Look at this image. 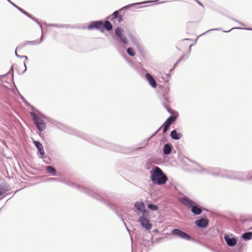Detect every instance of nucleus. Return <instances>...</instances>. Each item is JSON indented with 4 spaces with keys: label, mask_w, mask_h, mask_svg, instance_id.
<instances>
[{
    "label": "nucleus",
    "mask_w": 252,
    "mask_h": 252,
    "mask_svg": "<svg viewBox=\"0 0 252 252\" xmlns=\"http://www.w3.org/2000/svg\"><path fill=\"white\" fill-rule=\"evenodd\" d=\"M195 224L199 227L205 228L208 224V221L205 219H201L195 221Z\"/></svg>",
    "instance_id": "nucleus-15"
},
{
    "label": "nucleus",
    "mask_w": 252,
    "mask_h": 252,
    "mask_svg": "<svg viewBox=\"0 0 252 252\" xmlns=\"http://www.w3.org/2000/svg\"><path fill=\"white\" fill-rule=\"evenodd\" d=\"M172 151V145L170 144H165L163 149V153L164 155H169Z\"/></svg>",
    "instance_id": "nucleus-18"
},
{
    "label": "nucleus",
    "mask_w": 252,
    "mask_h": 252,
    "mask_svg": "<svg viewBox=\"0 0 252 252\" xmlns=\"http://www.w3.org/2000/svg\"><path fill=\"white\" fill-rule=\"evenodd\" d=\"M150 138L151 137L149 138L147 140H146V142H148L149 140V139H150Z\"/></svg>",
    "instance_id": "nucleus-47"
},
{
    "label": "nucleus",
    "mask_w": 252,
    "mask_h": 252,
    "mask_svg": "<svg viewBox=\"0 0 252 252\" xmlns=\"http://www.w3.org/2000/svg\"><path fill=\"white\" fill-rule=\"evenodd\" d=\"M42 40H43V37H42V36H41L39 41H37V40L28 41H26L23 45H22V46L23 47V46H24L27 44H39L42 42Z\"/></svg>",
    "instance_id": "nucleus-21"
},
{
    "label": "nucleus",
    "mask_w": 252,
    "mask_h": 252,
    "mask_svg": "<svg viewBox=\"0 0 252 252\" xmlns=\"http://www.w3.org/2000/svg\"><path fill=\"white\" fill-rule=\"evenodd\" d=\"M170 136L172 139L177 140L182 137V135L181 133H178L176 130H173L170 132Z\"/></svg>",
    "instance_id": "nucleus-17"
},
{
    "label": "nucleus",
    "mask_w": 252,
    "mask_h": 252,
    "mask_svg": "<svg viewBox=\"0 0 252 252\" xmlns=\"http://www.w3.org/2000/svg\"><path fill=\"white\" fill-rule=\"evenodd\" d=\"M13 66H12L11 67V68H10V71H13Z\"/></svg>",
    "instance_id": "nucleus-46"
},
{
    "label": "nucleus",
    "mask_w": 252,
    "mask_h": 252,
    "mask_svg": "<svg viewBox=\"0 0 252 252\" xmlns=\"http://www.w3.org/2000/svg\"><path fill=\"white\" fill-rule=\"evenodd\" d=\"M191 45H190V46H189V52H190V50H191Z\"/></svg>",
    "instance_id": "nucleus-44"
},
{
    "label": "nucleus",
    "mask_w": 252,
    "mask_h": 252,
    "mask_svg": "<svg viewBox=\"0 0 252 252\" xmlns=\"http://www.w3.org/2000/svg\"><path fill=\"white\" fill-rule=\"evenodd\" d=\"M33 143L40 155L39 157L41 158H43L44 155V151L42 145L40 143V142L36 141H33Z\"/></svg>",
    "instance_id": "nucleus-11"
},
{
    "label": "nucleus",
    "mask_w": 252,
    "mask_h": 252,
    "mask_svg": "<svg viewBox=\"0 0 252 252\" xmlns=\"http://www.w3.org/2000/svg\"><path fill=\"white\" fill-rule=\"evenodd\" d=\"M118 21L119 23H121L123 21V17L122 15H120L118 17Z\"/></svg>",
    "instance_id": "nucleus-32"
},
{
    "label": "nucleus",
    "mask_w": 252,
    "mask_h": 252,
    "mask_svg": "<svg viewBox=\"0 0 252 252\" xmlns=\"http://www.w3.org/2000/svg\"><path fill=\"white\" fill-rule=\"evenodd\" d=\"M231 19H232V20H233V21H235V22H238V23H239L240 25H242V26H245V25H244L243 23H241V22H240L238 21L237 20H235V19L231 18Z\"/></svg>",
    "instance_id": "nucleus-37"
},
{
    "label": "nucleus",
    "mask_w": 252,
    "mask_h": 252,
    "mask_svg": "<svg viewBox=\"0 0 252 252\" xmlns=\"http://www.w3.org/2000/svg\"><path fill=\"white\" fill-rule=\"evenodd\" d=\"M139 4V3H134V4H131L130 5H127L126 6H125V7H124L123 8H125L126 7H129L130 6H131L132 5H136V4Z\"/></svg>",
    "instance_id": "nucleus-39"
},
{
    "label": "nucleus",
    "mask_w": 252,
    "mask_h": 252,
    "mask_svg": "<svg viewBox=\"0 0 252 252\" xmlns=\"http://www.w3.org/2000/svg\"><path fill=\"white\" fill-rule=\"evenodd\" d=\"M8 190V189H7V188L5 186L0 185V196L3 195Z\"/></svg>",
    "instance_id": "nucleus-24"
},
{
    "label": "nucleus",
    "mask_w": 252,
    "mask_h": 252,
    "mask_svg": "<svg viewBox=\"0 0 252 252\" xmlns=\"http://www.w3.org/2000/svg\"><path fill=\"white\" fill-rule=\"evenodd\" d=\"M150 178L152 183L155 185H164L168 178L162 170L158 166H154L150 171Z\"/></svg>",
    "instance_id": "nucleus-2"
},
{
    "label": "nucleus",
    "mask_w": 252,
    "mask_h": 252,
    "mask_svg": "<svg viewBox=\"0 0 252 252\" xmlns=\"http://www.w3.org/2000/svg\"><path fill=\"white\" fill-rule=\"evenodd\" d=\"M184 40H189V39L186 38V39H185Z\"/></svg>",
    "instance_id": "nucleus-51"
},
{
    "label": "nucleus",
    "mask_w": 252,
    "mask_h": 252,
    "mask_svg": "<svg viewBox=\"0 0 252 252\" xmlns=\"http://www.w3.org/2000/svg\"><path fill=\"white\" fill-rule=\"evenodd\" d=\"M242 238L245 240H251L252 238V232H249L243 234Z\"/></svg>",
    "instance_id": "nucleus-22"
},
{
    "label": "nucleus",
    "mask_w": 252,
    "mask_h": 252,
    "mask_svg": "<svg viewBox=\"0 0 252 252\" xmlns=\"http://www.w3.org/2000/svg\"><path fill=\"white\" fill-rule=\"evenodd\" d=\"M111 30H112V28H113V26H112V25H111Z\"/></svg>",
    "instance_id": "nucleus-48"
},
{
    "label": "nucleus",
    "mask_w": 252,
    "mask_h": 252,
    "mask_svg": "<svg viewBox=\"0 0 252 252\" xmlns=\"http://www.w3.org/2000/svg\"><path fill=\"white\" fill-rule=\"evenodd\" d=\"M126 52L131 57H133L135 55V51L131 47H129L126 49Z\"/></svg>",
    "instance_id": "nucleus-27"
},
{
    "label": "nucleus",
    "mask_w": 252,
    "mask_h": 252,
    "mask_svg": "<svg viewBox=\"0 0 252 252\" xmlns=\"http://www.w3.org/2000/svg\"><path fill=\"white\" fill-rule=\"evenodd\" d=\"M195 1H196L199 5H200V6H201L202 7H203V4L200 2L198 0H194Z\"/></svg>",
    "instance_id": "nucleus-34"
},
{
    "label": "nucleus",
    "mask_w": 252,
    "mask_h": 252,
    "mask_svg": "<svg viewBox=\"0 0 252 252\" xmlns=\"http://www.w3.org/2000/svg\"><path fill=\"white\" fill-rule=\"evenodd\" d=\"M148 205H153V204H148Z\"/></svg>",
    "instance_id": "nucleus-50"
},
{
    "label": "nucleus",
    "mask_w": 252,
    "mask_h": 252,
    "mask_svg": "<svg viewBox=\"0 0 252 252\" xmlns=\"http://www.w3.org/2000/svg\"><path fill=\"white\" fill-rule=\"evenodd\" d=\"M51 27H54L57 28H66L67 26L63 25H60V24H51L49 25Z\"/></svg>",
    "instance_id": "nucleus-29"
},
{
    "label": "nucleus",
    "mask_w": 252,
    "mask_h": 252,
    "mask_svg": "<svg viewBox=\"0 0 252 252\" xmlns=\"http://www.w3.org/2000/svg\"><path fill=\"white\" fill-rule=\"evenodd\" d=\"M10 3H11L13 6H14L15 7H16L17 9H18L21 12H22V13H23L24 14H25V15H26L27 16H28V17H29L30 18H31V19H32V20L34 21L35 22H36L40 26V27L41 28V26L40 24V23L34 18L33 17V16H32L30 14H29L28 12H27V11H25L24 9H23L22 8H21V7H19L18 6H17V5H16L15 4H14L13 2H12V1H11L10 0H7Z\"/></svg>",
    "instance_id": "nucleus-10"
},
{
    "label": "nucleus",
    "mask_w": 252,
    "mask_h": 252,
    "mask_svg": "<svg viewBox=\"0 0 252 252\" xmlns=\"http://www.w3.org/2000/svg\"><path fill=\"white\" fill-rule=\"evenodd\" d=\"M24 67H25V69H24L23 72H25L26 70H27V67H26L25 63H24Z\"/></svg>",
    "instance_id": "nucleus-42"
},
{
    "label": "nucleus",
    "mask_w": 252,
    "mask_h": 252,
    "mask_svg": "<svg viewBox=\"0 0 252 252\" xmlns=\"http://www.w3.org/2000/svg\"><path fill=\"white\" fill-rule=\"evenodd\" d=\"M177 119L176 116H170L169 117L167 118V119L165 121L169 123L170 125L174 123L176 120Z\"/></svg>",
    "instance_id": "nucleus-26"
},
{
    "label": "nucleus",
    "mask_w": 252,
    "mask_h": 252,
    "mask_svg": "<svg viewBox=\"0 0 252 252\" xmlns=\"http://www.w3.org/2000/svg\"><path fill=\"white\" fill-rule=\"evenodd\" d=\"M119 16V11H115L111 14V20L117 19Z\"/></svg>",
    "instance_id": "nucleus-28"
},
{
    "label": "nucleus",
    "mask_w": 252,
    "mask_h": 252,
    "mask_svg": "<svg viewBox=\"0 0 252 252\" xmlns=\"http://www.w3.org/2000/svg\"><path fill=\"white\" fill-rule=\"evenodd\" d=\"M2 77H3V76L0 75V78H1Z\"/></svg>",
    "instance_id": "nucleus-49"
},
{
    "label": "nucleus",
    "mask_w": 252,
    "mask_h": 252,
    "mask_svg": "<svg viewBox=\"0 0 252 252\" xmlns=\"http://www.w3.org/2000/svg\"><path fill=\"white\" fill-rule=\"evenodd\" d=\"M19 58H25L26 60H28V57L26 56H24V55H22V56L20 55Z\"/></svg>",
    "instance_id": "nucleus-40"
},
{
    "label": "nucleus",
    "mask_w": 252,
    "mask_h": 252,
    "mask_svg": "<svg viewBox=\"0 0 252 252\" xmlns=\"http://www.w3.org/2000/svg\"><path fill=\"white\" fill-rule=\"evenodd\" d=\"M23 47V46L22 45H18L16 49V50H15V55L16 56V57H20V55H19L17 53V50L18 49H20V48H22Z\"/></svg>",
    "instance_id": "nucleus-31"
},
{
    "label": "nucleus",
    "mask_w": 252,
    "mask_h": 252,
    "mask_svg": "<svg viewBox=\"0 0 252 252\" xmlns=\"http://www.w3.org/2000/svg\"><path fill=\"white\" fill-rule=\"evenodd\" d=\"M172 234L174 235L178 236L181 238L189 240L191 239L190 236L187 234L186 233L183 232V231L179 229H174L172 231Z\"/></svg>",
    "instance_id": "nucleus-8"
},
{
    "label": "nucleus",
    "mask_w": 252,
    "mask_h": 252,
    "mask_svg": "<svg viewBox=\"0 0 252 252\" xmlns=\"http://www.w3.org/2000/svg\"><path fill=\"white\" fill-rule=\"evenodd\" d=\"M30 115L32 116L33 120L36 125L37 128L40 131H43L46 128V124L44 121L33 112H31Z\"/></svg>",
    "instance_id": "nucleus-7"
},
{
    "label": "nucleus",
    "mask_w": 252,
    "mask_h": 252,
    "mask_svg": "<svg viewBox=\"0 0 252 252\" xmlns=\"http://www.w3.org/2000/svg\"><path fill=\"white\" fill-rule=\"evenodd\" d=\"M127 62L130 64L131 66H133V63L130 59H127Z\"/></svg>",
    "instance_id": "nucleus-35"
},
{
    "label": "nucleus",
    "mask_w": 252,
    "mask_h": 252,
    "mask_svg": "<svg viewBox=\"0 0 252 252\" xmlns=\"http://www.w3.org/2000/svg\"><path fill=\"white\" fill-rule=\"evenodd\" d=\"M234 29H237V28H233L231 29L230 30H229L228 31H223V32H229L230 31H231V30H233Z\"/></svg>",
    "instance_id": "nucleus-41"
},
{
    "label": "nucleus",
    "mask_w": 252,
    "mask_h": 252,
    "mask_svg": "<svg viewBox=\"0 0 252 252\" xmlns=\"http://www.w3.org/2000/svg\"><path fill=\"white\" fill-rule=\"evenodd\" d=\"M179 200L183 205H197L187 197H180L179 198Z\"/></svg>",
    "instance_id": "nucleus-14"
},
{
    "label": "nucleus",
    "mask_w": 252,
    "mask_h": 252,
    "mask_svg": "<svg viewBox=\"0 0 252 252\" xmlns=\"http://www.w3.org/2000/svg\"><path fill=\"white\" fill-rule=\"evenodd\" d=\"M130 39L133 45H134L137 47L139 51L140 52H143V49L142 46L141 45L138 40L134 37H131Z\"/></svg>",
    "instance_id": "nucleus-16"
},
{
    "label": "nucleus",
    "mask_w": 252,
    "mask_h": 252,
    "mask_svg": "<svg viewBox=\"0 0 252 252\" xmlns=\"http://www.w3.org/2000/svg\"><path fill=\"white\" fill-rule=\"evenodd\" d=\"M88 29L89 30H97L101 32H104L105 30L110 31V22L108 20L94 21L88 26Z\"/></svg>",
    "instance_id": "nucleus-4"
},
{
    "label": "nucleus",
    "mask_w": 252,
    "mask_h": 252,
    "mask_svg": "<svg viewBox=\"0 0 252 252\" xmlns=\"http://www.w3.org/2000/svg\"><path fill=\"white\" fill-rule=\"evenodd\" d=\"M246 29L248 30L252 31V29H251V28H247V29Z\"/></svg>",
    "instance_id": "nucleus-45"
},
{
    "label": "nucleus",
    "mask_w": 252,
    "mask_h": 252,
    "mask_svg": "<svg viewBox=\"0 0 252 252\" xmlns=\"http://www.w3.org/2000/svg\"><path fill=\"white\" fill-rule=\"evenodd\" d=\"M163 89L162 94L159 96V98L164 107L169 113L172 114V113L170 109L168 107V105L170 103L169 98L168 96L169 88L168 86H166L163 87Z\"/></svg>",
    "instance_id": "nucleus-6"
},
{
    "label": "nucleus",
    "mask_w": 252,
    "mask_h": 252,
    "mask_svg": "<svg viewBox=\"0 0 252 252\" xmlns=\"http://www.w3.org/2000/svg\"><path fill=\"white\" fill-rule=\"evenodd\" d=\"M188 58V55L186 54L183 55L178 60V61L174 64L173 68L170 70V71H172L177 65V64L183 60H186Z\"/></svg>",
    "instance_id": "nucleus-20"
},
{
    "label": "nucleus",
    "mask_w": 252,
    "mask_h": 252,
    "mask_svg": "<svg viewBox=\"0 0 252 252\" xmlns=\"http://www.w3.org/2000/svg\"><path fill=\"white\" fill-rule=\"evenodd\" d=\"M146 78L148 81L150 85L154 88H155L157 87V82L154 79V78L152 76V75L147 73L145 75Z\"/></svg>",
    "instance_id": "nucleus-13"
},
{
    "label": "nucleus",
    "mask_w": 252,
    "mask_h": 252,
    "mask_svg": "<svg viewBox=\"0 0 252 252\" xmlns=\"http://www.w3.org/2000/svg\"><path fill=\"white\" fill-rule=\"evenodd\" d=\"M49 180H51V181H54V180H56L57 179L54 178H51L49 179Z\"/></svg>",
    "instance_id": "nucleus-43"
},
{
    "label": "nucleus",
    "mask_w": 252,
    "mask_h": 252,
    "mask_svg": "<svg viewBox=\"0 0 252 252\" xmlns=\"http://www.w3.org/2000/svg\"><path fill=\"white\" fill-rule=\"evenodd\" d=\"M224 239L229 246H234L237 243V240L235 238H230L229 235H225L224 237Z\"/></svg>",
    "instance_id": "nucleus-12"
},
{
    "label": "nucleus",
    "mask_w": 252,
    "mask_h": 252,
    "mask_svg": "<svg viewBox=\"0 0 252 252\" xmlns=\"http://www.w3.org/2000/svg\"><path fill=\"white\" fill-rule=\"evenodd\" d=\"M189 207H191V212L195 214L199 215L201 213V209L197 207V206H188Z\"/></svg>",
    "instance_id": "nucleus-19"
},
{
    "label": "nucleus",
    "mask_w": 252,
    "mask_h": 252,
    "mask_svg": "<svg viewBox=\"0 0 252 252\" xmlns=\"http://www.w3.org/2000/svg\"><path fill=\"white\" fill-rule=\"evenodd\" d=\"M195 164L198 167L196 170L202 174L209 173L215 176H220L225 178L241 181L245 180L252 181V171L248 173L227 170L224 169H216V171H214L213 169L204 168L198 163H195Z\"/></svg>",
    "instance_id": "nucleus-1"
},
{
    "label": "nucleus",
    "mask_w": 252,
    "mask_h": 252,
    "mask_svg": "<svg viewBox=\"0 0 252 252\" xmlns=\"http://www.w3.org/2000/svg\"><path fill=\"white\" fill-rule=\"evenodd\" d=\"M46 170L48 173L52 175H54L56 173L55 168L52 166H47L46 167Z\"/></svg>",
    "instance_id": "nucleus-23"
},
{
    "label": "nucleus",
    "mask_w": 252,
    "mask_h": 252,
    "mask_svg": "<svg viewBox=\"0 0 252 252\" xmlns=\"http://www.w3.org/2000/svg\"><path fill=\"white\" fill-rule=\"evenodd\" d=\"M124 30L120 27H117L116 29V34L119 37L124 44L126 45L127 44V40L126 36L124 35Z\"/></svg>",
    "instance_id": "nucleus-9"
},
{
    "label": "nucleus",
    "mask_w": 252,
    "mask_h": 252,
    "mask_svg": "<svg viewBox=\"0 0 252 252\" xmlns=\"http://www.w3.org/2000/svg\"><path fill=\"white\" fill-rule=\"evenodd\" d=\"M134 205H144V203L142 202H136Z\"/></svg>",
    "instance_id": "nucleus-36"
},
{
    "label": "nucleus",
    "mask_w": 252,
    "mask_h": 252,
    "mask_svg": "<svg viewBox=\"0 0 252 252\" xmlns=\"http://www.w3.org/2000/svg\"><path fill=\"white\" fill-rule=\"evenodd\" d=\"M160 128H161V127H159L153 135L151 137H153L154 136H155L160 130Z\"/></svg>",
    "instance_id": "nucleus-38"
},
{
    "label": "nucleus",
    "mask_w": 252,
    "mask_h": 252,
    "mask_svg": "<svg viewBox=\"0 0 252 252\" xmlns=\"http://www.w3.org/2000/svg\"><path fill=\"white\" fill-rule=\"evenodd\" d=\"M148 207L149 209L153 211H156L158 209V206H148Z\"/></svg>",
    "instance_id": "nucleus-30"
},
{
    "label": "nucleus",
    "mask_w": 252,
    "mask_h": 252,
    "mask_svg": "<svg viewBox=\"0 0 252 252\" xmlns=\"http://www.w3.org/2000/svg\"><path fill=\"white\" fill-rule=\"evenodd\" d=\"M220 30H221L220 28H216V29H210V30L207 31L206 32H204V33H205L206 32H209L210 31H220Z\"/></svg>",
    "instance_id": "nucleus-33"
},
{
    "label": "nucleus",
    "mask_w": 252,
    "mask_h": 252,
    "mask_svg": "<svg viewBox=\"0 0 252 252\" xmlns=\"http://www.w3.org/2000/svg\"><path fill=\"white\" fill-rule=\"evenodd\" d=\"M69 185L71 186L74 189L78 190L80 192H83L96 200L101 201L104 199L103 196L97 194L96 192H94L93 190H92L89 189L75 185L74 183H70Z\"/></svg>",
    "instance_id": "nucleus-5"
},
{
    "label": "nucleus",
    "mask_w": 252,
    "mask_h": 252,
    "mask_svg": "<svg viewBox=\"0 0 252 252\" xmlns=\"http://www.w3.org/2000/svg\"><path fill=\"white\" fill-rule=\"evenodd\" d=\"M137 208L138 212L137 214L139 215H142V216L140 217L139 219V222L141 225L147 230H150L152 228V225L149 222V220L146 218L149 216V212L145 208V206H135Z\"/></svg>",
    "instance_id": "nucleus-3"
},
{
    "label": "nucleus",
    "mask_w": 252,
    "mask_h": 252,
    "mask_svg": "<svg viewBox=\"0 0 252 252\" xmlns=\"http://www.w3.org/2000/svg\"><path fill=\"white\" fill-rule=\"evenodd\" d=\"M170 124L168 122L165 121L163 124L162 126H163V132L165 133L168 130L170 127Z\"/></svg>",
    "instance_id": "nucleus-25"
}]
</instances>
